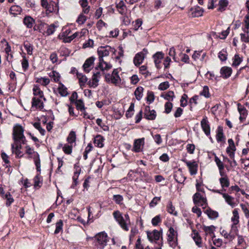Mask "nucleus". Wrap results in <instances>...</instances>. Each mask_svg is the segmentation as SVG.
Here are the masks:
<instances>
[{
	"label": "nucleus",
	"instance_id": "f257e3e1",
	"mask_svg": "<svg viewBox=\"0 0 249 249\" xmlns=\"http://www.w3.org/2000/svg\"><path fill=\"white\" fill-rule=\"evenodd\" d=\"M95 246L99 249H104L107 246L108 242V236L107 234L102 231L97 233L94 237Z\"/></svg>",
	"mask_w": 249,
	"mask_h": 249
},
{
	"label": "nucleus",
	"instance_id": "f03ea898",
	"mask_svg": "<svg viewBox=\"0 0 249 249\" xmlns=\"http://www.w3.org/2000/svg\"><path fill=\"white\" fill-rule=\"evenodd\" d=\"M113 215L123 230L125 231L129 230L126 224L127 221H129V217L128 214L126 213L124 214V218L121 213L119 211H116L113 212Z\"/></svg>",
	"mask_w": 249,
	"mask_h": 249
},
{
	"label": "nucleus",
	"instance_id": "7ed1b4c3",
	"mask_svg": "<svg viewBox=\"0 0 249 249\" xmlns=\"http://www.w3.org/2000/svg\"><path fill=\"white\" fill-rule=\"evenodd\" d=\"M24 129L23 127L19 125H17L13 130V139L15 142H19L20 138L24 137Z\"/></svg>",
	"mask_w": 249,
	"mask_h": 249
},
{
	"label": "nucleus",
	"instance_id": "20e7f679",
	"mask_svg": "<svg viewBox=\"0 0 249 249\" xmlns=\"http://www.w3.org/2000/svg\"><path fill=\"white\" fill-rule=\"evenodd\" d=\"M189 168L190 173L191 175H196L197 172L198 164L195 161H188L186 159L182 160Z\"/></svg>",
	"mask_w": 249,
	"mask_h": 249
},
{
	"label": "nucleus",
	"instance_id": "39448f33",
	"mask_svg": "<svg viewBox=\"0 0 249 249\" xmlns=\"http://www.w3.org/2000/svg\"><path fill=\"white\" fill-rule=\"evenodd\" d=\"M193 202L195 204H198L199 203L202 202L201 205L203 206L207 205V200L205 198L203 197L199 193H196L193 196Z\"/></svg>",
	"mask_w": 249,
	"mask_h": 249
},
{
	"label": "nucleus",
	"instance_id": "423d86ee",
	"mask_svg": "<svg viewBox=\"0 0 249 249\" xmlns=\"http://www.w3.org/2000/svg\"><path fill=\"white\" fill-rule=\"evenodd\" d=\"M201 126L205 134L207 136L210 135V126L206 117L203 118L201 122Z\"/></svg>",
	"mask_w": 249,
	"mask_h": 249
},
{
	"label": "nucleus",
	"instance_id": "0eeeda50",
	"mask_svg": "<svg viewBox=\"0 0 249 249\" xmlns=\"http://www.w3.org/2000/svg\"><path fill=\"white\" fill-rule=\"evenodd\" d=\"M147 235L148 240L150 242L158 241L160 236V232L158 230H154L152 232L147 231Z\"/></svg>",
	"mask_w": 249,
	"mask_h": 249
},
{
	"label": "nucleus",
	"instance_id": "6e6552de",
	"mask_svg": "<svg viewBox=\"0 0 249 249\" xmlns=\"http://www.w3.org/2000/svg\"><path fill=\"white\" fill-rule=\"evenodd\" d=\"M111 49V47L108 45L100 46L97 50L98 55L104 57L107 56L109 55Z\"/></svg>",
	"mask_w": 249,
	"mask_h": 249
},
{
	"label": "nucleus",
	"instance_id": "1a4fd4ad",
	"mask_svg": "<svg viewBox=\"0 0 249 249\" xmlns=\"http://www.w3.org/2000/svg\"><path fill=\"white\" fill-rule=\"evenodd\" d=\"M144 143V138H141L135 140L134 142L133 150L135 152H140L142 151L141 147Z\"/></svg>",
	"mask_w": 249,
	"mask_h": 249
},
{
	"label": "nucleus",
	"instance_id": "9d476101",
	"mask_svg": "<svg viewBox=\"0 0 249 249\" xmlns=\"http://www.w3.org/2000/svg\"><path fill=\"white\" fill-rule=\"evenodd\" d=\"M95 59V58L94 56H91L85 61L83 67L86 73H89L90 71V69L89 68L93 64Z\"/></svg>",
	"mask_w": 249,
	"mask_h": 249
},
{
	"label": "nucleus",
	"instance_id": "9b49d317",
	"mask_svg": "<svg viewBox=\"0 0 249 249\" xmlns=\"http://www.w3.org/2000/svg\"><path fill=\"white\" fill-rule=\"evenodd\" d=\"M232 70L231 68L224 66L220 69L221 76L224 79H227L231 76Z\"/></svg>",
	"mask_w": 249,
	"mask_h": 249
},
{
	"label": "nucleus",
	"instance_id": "f8f14e48",
	"mask_svg": "<svg viewBox=\"0 0 249 249\" xmlns=\"http://www.w3.org/2000/svg\"><path fill=\"white\" fill-rule=\"evenodd\" d=\"M237 106L238 110L240 114L239 119L241 122H243L244 120H245L248 115V111L246 108L242 106L240 103L237 104Z\"/></svg>",
	"mask_w": 249,
	"mask_h": 249
},
{
	"label": "nucleus",
	"instance_id": "ddd939ff",
	"mask_svg": "<svg viewBox=\"0 0 249 249\" xmlns=\"http://www.w3.org/2000/svg\"><path fill=\"white\" fill-rule=\"evenodd\" d=\"M190 10L192 12V16L193 17H201L203 15L204 12L203 9L200 8L199 6L192 7Z\"/></svg>",
	"mask_w": 249,
	"mask_h": 249
},
{
	"label": "nucleus",
	"instance_id": "4468645a",
	"mask_svg": "<svg viewBox=\"0 0 249 249\" xmlns=\"http://www.w3.org/2000/svg\"><path fill=\"white\" fill-rule=\"evenodd\" d=\"M216 139L217 142H225L226 138L223 134V130L222 127L219 126L217 129V133L216 135Z\"/></svg>",
	"mask_w": 249,
	"mask_h": 249
},
{
	"label": "nucleus",
	"instance_id": "2eb2a0df",
	"mask_svg": "<svg viewBox=\"0 0 249 249\" xmlns=\"http://www.w3.org/2000/svg\"><path fill=\"white\" fill-rule=\"evenodd\" d=\"M144 53L142 52L137 53L133 59V62L135 66H138L142 63L144 59Z\"/></svg>",
	"mask_w": 249,
	"mask_h": 249
},
{
	"label": "nucleus",
	"instance_id": "dca6fc26",
	"mask_svg": "<svg viewBox=\"0 0 249 249\" xmlns=\"http://www.w3.org/2000/svg\"><path fill=\"white\" fill-rule=\"evenodd\" d=\"M118 69L113 70L111 76H112V83L115 85L118 84L121 82V79L119 75Z\"/></svg>",
	"mask_w": 249,
	"mask_h": 249
},
{
	"label": "nucleus",
	"instance_id": "f3484780",
	"mask_svg": "<svg viewBox=\"0 0 249 249\" xmlns=\"http://www.w3.org/2000/svg\"><path fill=\"white\" fill-rule=\"evenodd\" d=\"M116 7L118 12L121 15L125 14L126 11V7L123 0H120L118 3L116 2Z\"/></svg>",
	"mask_w": 249,
	"mask_h": 249
},
{
	"label": "nucleus",
	"instance_id": "a211bd4d",
	"mask_svg": "<svg viewBox=\"0 0 249 249\" xmlns=\"http://www.w3.org/2000/svg\"><path fill=\"white\" fill-rule=\"evenodd\" d=\"M46 11L49 13L53 12H57L58 11V3L55 2L51 1L49 3V4L46 8Z\"/></svg>",
	"mask_w": 249,
	"mask_h": 249
},
{
	"label": "nucleus",
	"instance_id": "6ab92c4d",
	"mask_svg": "<svg viewBox=\"0 0 249 249\" xmlns=\"http://www.w3.org/2000/svg\"><path fill=\"white\" fill-rule=\"evenodd\" d=\"M34 154V160L36 166V169L37 172H40L41 171V165H40V160L39 158V155L37 152H33Z\"/></svg>",
	"mask_w": 249,
	"mask_h": 249
},
{
	"label": "nucleus",
	"instance_id": "aec40b11",
	"mask_svg": "<svg viewBox=\"0 0 249 249\" xmlns=\"http://www.w3.org/2000/svg\"><path fill=\"white\" fill-rule=\"evenodd\" d=\"M222 196L224 198L226 202L232 208L235 206L236 203L234 202V198L229 195L228 194H222Z\"/></svg>",
	"mask_w": 249,
	"mask_h": 249
},
{
	"label": "nucleus",
	"instance_id": "412c9836",
	"mask_svg": "<svg viewBox=\"0 0 249 249\" xmlns=\"http://www.w3.org/2000/svg\"><path fill=\"white\" fill-rule=\"evenodd\" d=\"M23 23L28 28H31L34 24L35 23V21L31 17L28 16H26L23 19Z\"/></svg>",
	"mask_w": 249,
	"mask_h": 249
},
{
	"label": "nucleus",
	"instance_id": "4be33fe9",
	"mask_svg": "<svg viewBox=\"0 0 249 249\" xmlns=\"http://www.w3.org/2000/svg\"><path fill=\"white\" fill-rule=\"evenodd\" d=\"M104 140V137L100 135H97L95 138L94 140V143L96 146L101 148L104 146L103 141Z\"/></svg>",
	"mask_w": 249,
	"mask_h": 249
},
{
	"label": "nucleus",
	"instance_id": "5701e85b",
	"mask_svg": "<svg viewBox=\"0 0 249 249\" xmlns=\"http://www.w3.org/2000/svg\"><path fill=\"white\" fill-rule=\"evenodd\" d=\"M32 103L33 107H38L40 109H42L44 107V104L39 98L33 97Z\"/></svg>",
	"mask_w": 249,
	"mask_h": 249
},
{
	"label": "nucleus",
	"instance_id": "b1692460",
	"mask_svg": "<svg viewBox=\"0 0 249 249\" xmlns=\"http://www.w3.org/2000/svg\"><path fill=\"white\" fill-rule=\"evenodd\" d=\"M22 9L18 5H13L12 6L9 10V12L11 14L16 16L19 15L21 12Z\"/></svg>",
	"mask_w": 249,
	"mask_h": 249
},
{
	"label": "nucleus",
	"instance_id": "393cba45",
	"mask_svg": "<svg viewBox=\"0 0 249 249\" xmlns=\"http://www.w3.org/2000/svg\"><path fill=\"white\" fill-rule=\"evenodd\" d=\"M160 96L169 101H172L174 98L175 97L174 91L171 90L168 91L167 92L162 93Z\"/></svg>",
	"mask_w": 249,
	"mask_h": 249
},
{
	"label": "nucleus",
	"instance_id": "a878e982",
	"mask_svg": "<svg viewBox=\"0 0 249 249\" xmlns=\"http://www.w3.org/2000/svg\"><path fill=\"white\" fill-rule=\"evenodd\" d=\"M58 90L59 93L62 96H66L68 94V92L67 91V88L61 82L59 83Z\"/></svg>",
	"mask_w": 249,
	"mask_h": 249
},
{
	"label": "nucleus",
	"instance_id": "bb28decb",
	"mask_svg": "<svg viewBox=\"0 0 249 249\" xmlns=\"http://www.w3.org/2000/svg\"><path fill=\"white\" fill-rule=\"evenodd\" d=\"M77 77L79 80V85L81 87L84 86L88 81V78L86 75L81 73L77 72Z\"/></svg>",
	"mask_w": 249,
	"mask_h": 249
},
{
	"label": "nucleus",
	"instance_id": "cd10ccee",
	"mask_svg": "<svg viewBox=\"0 0 249 249\" xmlns=\"http://www.w3.org/2000/svg\"><path fill=\"white\" fill-rule=\"evenodd\" d=\"M205 213H206L207 214L208 216L210 219H215L217 217H218V212L216 211H213L210 208L207 209L205 211Z\"/></svg>",
	"mask_w": 249,
	"mask_h": 249
},
{
	"label": "nucleus",
	"instance_id": "c85d7f7f",
	"mask_svg": "<svg viewBox=\"0 0 249 249\" xmlns=\"http://www.w3.org/2000/svg\"><path fill=\"white\" fill-rule=\"evenodd\" d=\"M76 106V107L77 110H80V111H84L86 110V107H85L84 103L82 99L76 100L74 103Z\"/></svg>",
	"mask_w": 249,
	"mask_h": 249
},
{
	"label": "nucleus",
	"instance_id": "c756f323",
	"mask_svg": "<svg viewBox=\"0 0 249 249\" xmlns=\"http://www.w3.org/2000/svg\"><path fill=\"white\" fill-rule=\"evenodd\" d=\"M143 88L142 87H138L135 90L134 94L136 98L140 101L143 96Z\"/></svg>",
	"mask_w": 249,
	"mask_h": 249
},
{
	"label": "nucleus",
	"instance_id": "7c9ffc66",
	"mask_svg": "<svg viewBox=\"0 0 249 249\" xmlns=\"http://www.w3.org/2000/svg\"><path fill=\"white\" fill-rule=\"evenodd\" d=\"M219 180L223 189H224L225 187H228L230 186V180L228 177L220 178Z\"/></svg>",
	"mask_w": 249,
	"mask_h": 249
},
{
	"label": "nucleus",
	"instance_id": "2f4dec72",
	"mask_svg": "<svg viewBox=\"0 0 249 249\" xmlns=\"http://www.w3.org/2000/svg\"><path fill=\"white\" fill-rule=\"evenodd\" d=\"M157 116L156 112L155 110L152 109L149 113H144V118L148 120H154Z\"/></svg>",
	"mask_w": 249,
	"mask_h": 249
},
{
	"label": "nucleus",
	"instance_id": "473e14b6",
	"mask_svg": "<svg viewBox=\"0 0 249 249\" xmlns=\"http://www.w3.org/2000/svg\"><path fill=\"white\" fill-rule=\"evenodd\" d=\"M2 197L6 199V205L7 207L10 206L14 202V199L9 192L4 194Z\"/></svg>",
	"mask_w": 249,
	"mask_h": 249
},
{
	"label": "nucleus",
	"instance_id": "72a5a7b5",
	"mask_svg": "<svg viewBox=\"0 0 249 249\" xmlns=\"http://www.w3.org/2000/svg\"><path fill=\"white\" fill-rule=\"evenodd\" d=\"M193 231L194 233V236H193V239L195 241L196 244L199 247H201V238L199 236L198 233L196 231L193 230Z\"/></svg>",
	"mask_w": 249,
	"mask_h": 249
},
{
	"label": "nucleus",
	"instance_id": "f704fd0d",
	"mask_svg": "<svg viewBox=\"0 0 249 249\" xmlns=\"http://www.w3.org/2000/svg\"><path fill=\"white\" fill-rule=\"evenodd\" d=\"M47 26V30L45 33L48 36L53 35L57 27L54 24H51L50 25H48Z\"/></svg>",
	"mask_w": 249,
	"mask_h": 249
},
{
	"label": "nucleus",
	"instance_id": "c9c22d12",
	"mask_svg": "<svg viewBox=\"0 0 249 249\" xmlns=\"http://www.w3.org/2000/svg\"><path fill=\"white\" fill-rule=\"evenodd\" d=\"M23 46L27 51V54L29 55H32L33 51V46L28 41L25 42L23 44Z\"/></svg>",
	"mask_w": 249,
	"mask_h": 249
},
{
	"label": "nucleus",
	"instance_id": "e433bc0d",
	"mask_svg": "<svg viewBox=\"0 0 249 249\" xmlns=\"http://www.w3.org/2000/svg\"><path fill=\"white\" fill-rule=\"evenodd\" d=\"M233 216L231 221L233 222V225H237L239 223V216L237 209H235L232 212Z\"/></svg>",
	"mask_w": 249,
	"mask_h": 249
},
{
	"label": "nucleus",
	"instance_id": "4c0bfd02",
	"mask_svg": "<svg viewBox=\"0 0 249 249\" xmlns=\"http://www.w3.org/2000/svg\"><path fill=\"white\" fill-rule=\"evenodd\" d=\"M228 1L227 0H220L219 1V7L217 9L218 11H223L225 10V8L228 5Z\"/></svg>",
	"mask_w": 249,
	"mask_h": 249
},
{
	"label": "nucleus",
	"instance_id": "58836bf2",
	"mask_svg": "<svg viewBox=\"0 0 249 249\" xmlns=\"http://www.w3.org/2000/svg\"><path fill=\"white\" fill-rule=\"evenodd\" d=\"M134 103H131L128 110L126 111L125 116L127 118H131L134 114Z\"/></svg>",
	"mask_w": 249,
	"mask_h": 249
},
{
	"label": "nucleus",
	"instance_id": "ea45409f",
	"mask_svg": "<svg viewBox=\"0 0 249 249\" xmlns=\"http://www.w3.org/2000/svg\"><path fill=\"white\" fill-rule=\"evenodd\" d=\"M63 226V222L62 220L60 219L55 224L56 228L54 231V233L57 234L59 233L62 230Z\"/></svg>",
	"mask_w": 249,
	"mask_h": 249
},
{
	"label": "nucleus",
	"instance_id": "a19ab883",
	"mask_svg": "<svg viewBox=\"0 0 249 249\" xmlns=\"http://www.w3.org/2000/svg\"><path fill=\"white\" fill-rule=\"evenodd\" d=\"M238 229L236 225H232L231 231L230 232V239L232 240L234 238L237 234Z\"/></svg>",
	"mask_w": 249,
	"mask_h": 249
},
{
	"label": "nucleus",
	"instance_id": "79ce46f5",
	"mask_svg": "<svg viewBox=\"0 0 249 249\" xmlns=\"http://www.w3.org/2000/svg\"><path fill=\"white\" fill-rule=\"evenodd\" d=\"M167 211L174 215H177L178 213L175 211V208L173 206L172 202H169L167 206Z\"/></svg>",
	"mask_w": 249,
	"mask_h": 249
},
{
	"label": "nucleus",
	"instance_id": "37998d69",
	"mask_svg": "<svg viewBox=\"0 0 249 249\" xmlns=\"http://www.w3.org/2000/svg\"><path fill=\"white\" fill-rule=\"evenodd\" d=\"M232 60L233 62L232 64V66L233 67L238 66L240 64L242 61V58L240 57L239 55L237 54L234 55V57L232 58Z\"/></svg>",
	"mask_w": 249,
	"mask_h": 249
},
{
	"label": "nucleus",
	"instance_id": "c03bdc74",
	"mask_svg": "<svg viewBox=\"0 0 249 249\" xmlns=\"http://www.w3.org/2000/svg\"><path fill=\"white\" fill-rule=\"evenodd\" d=\"M99 81V80L98 78L92 76V81L89 80L88 81V85L90 88H95L98 86Z\"/></svg>",
	"mask_w": 249,
	"mask_h": 249
},
{
	"label": "nucleus",
	"instance_id": "a18cd8bd",
	"mask_svg": "<svg viewBox=\"0 0 249 249\" xmlns=\"http://www.w3.org/2000/svg\"><path fill=\"white\" fill-rule=\"evenodd\" d=\"M80 169L79 171H76V172H74V175L72 177L73 182L71 186V188H74L77 185V184H78L77 179L78 178V176L80 174Z\"/></svg>",
	"mask_w": 249,
	"mask_h": 249
},
{
	"label": "nucleus",
	"instance_id": "49530a36",
	"mask_svg": "<svg viewBox=\"0 0 249 249\" xmlns=\"http://www.w3.org/2000/svg\"><path fill=\"white\" fill-rule=\"evenodd\" d=\"M15 148V144H12L11 145V148L12 150V152L15 153L16 155V158H21L23 157V154L22 152L20 149H14Z\"/></svg>",
	"mask_w": 249,
	"mask_h": 249
},
{
	"label": "nucleus",
	"instance_id": "de8ad7c7",
	"mask_svg": "<svg viewBox=\"0 0 249 249\" xmlns=\"http://www.w3.org/2000/svg\"><path fill=\"white\" fill-rule=\"evenodd\" d=\"M76 140V134L74 131H71L69 133L68 137H67V140L70 143H72L75 142Z\"/></svg>",
	"mask_w": 249,
	"mask_h": 249
},
{
	"label": "nucleus",
	"instance_id": "09e8293b",
	"mask_svg": "<svg viewBox=\"0 0 249 249\" xmlns=\"http://www.w3.org/2000/svg\"><path fill=\"white\" fill-rule=\"evenodd\" d=\"M49 76L53 78L55 82H58L60 79V74L56 71H53L49 74Z\"/></svg>",
	"mask_w": 249,
	"mask_h": 249
},
{
	"label": "nucleus",
	"instance_id": "8fccbe9b",
	"mask_svg": "<svg viewBox=\"0 0 249 249\" xmlns=\"http://www.w3.org/2000/svg\"><path fill=\"white\" fill-rule=\"evenodd\" d=\"M36 82L43 86H46L49 84L50 79L47 77H41L40 78H38Z\"/></svg>",
	"mask_w": 249,
	"mask_h": 249
},
{
	"label": "nucleus",
	"instance_id": "3c124183",
	"mask_svg": "<svg viewBox=\"0 0 249 249\" xmlns=\"http://www.w3.org/2000/svg\"><path fill=\"white\" fill-rule=\"evenodd\" d=\"M34 95L35 96L38 95L40 98L43 97V92L40 90L38 86H35L33 88Z\"/></svg>",
	"mask_w": 249,
	"mask_h": 249
},
{
	"label": "nucleus",
	"instance_id": "603ef678",
	"mask_svg": "<svg viewBox=\"0 0 249 249\" xmlns=\"http://www.w3.org/2000/svg\"><path fill=\"white\" fill-rule=\"evenodd\" d=\"M227 53L226 51L223 49L218 53V57L222 61H225L227 59Z\"/></svg>",
	"mask_w": 249,
	"mask_h": 249
},
{
	"label": "nucleus",
	"instance_id": "864d4df0",
	"mask_svg": "<svg viewBox=\"0 0 249 249\" xmlns=\"http://www.w3.org/2000/svg\"><path fill=\"white\" fill-rule=\"evenodd\" d=\"M174 178L176 181L179 183H183L186 179V178L183 176L181 174L175 175Z\"/></svg>",
	"mask_w": 249,
	"mask_h": 249
},
{
	"label": "nucleus",
	"instance_id": "5fc2aeb1",
	"mask_svg": "<svg viewBox=\"0 0 249 249\" xmlns=\"http://www.w3.org/2000/svg\"><path fill=\"white\" fill-rule=\"evenodd\" d=\"M229 143V146L226 149V151L232 150L235 151L236 150V147L234 145V142L232 139H230L228 141Z\"/></svg>",
	"mask_w": 249,
	"mask_h": 249
},
{
	"label": "nucleus",
	"instance_id": "6e6d98bb",
	"mask_svg": "<svg viewBox=\"0 0 249 249\" xmlns=\"http://www.w3.org/2000/svg\"><path fill=\"white\" fill-rule=\"evenodd\" d=\"M139 71L140 73L144 75L145 77L151 75V73L147 70V67L145 65H142L140 67Z\"/></svg>",
	"mask_w": 249,
	"mask_h": 249
},
{
	"label": "nucleus",
	"instance_id": "4d7b16f0",
	"mask_svg": "<svg viewBox=\"0 0 249 249\" xmlns=\"http://www.w3.org/2000/svg\"><path fill=\"white\" fill-rule=\"evenodd\" d=\"M23 59L21 62L22 68L24 71H25L29 67L28 60L26 57L25 55L22 56Z\"/></svg>",
	"mask_w": 249,
	"mask_h": 249
},
{
	"label": "nucleus",
	"instance_id": "13d9d810",
	"mask_svg": "<svg viewBox=\"0 0 249 249\" xmlns=\"http://www.w3.org/2000/svg\"><path fill=\"white\" fill-rule=\"evenodd\" d=\"M112 199L117 204H122L123 201V197L120 195H114L113 196Z\"/></svg>",
	"mask_w": 249,
	"mask_h": 249
},
{
	"label": "nucleus",
	"instance_id": "bf43d9fd",
	"mask_svg": "<svg viewBox=\"0 0 249 249\" xmlns=\"http://www.w3.org/2000/svg\"><path fill=\"white\" fill-rule=\"evenodd\" d=\"M147 101L149 102V104L153 103L155 100V96L154 92L152 91H148L147 93L146 97Z\"/></svg>",
	"mask_w": 249,
	"mask_h": 249
},
{
	"label": "nucleus",
	"instance_id": "052dcab7",
	"mask_svg": "<svg viewBox=\"0 0 249 249\" xmlns=\"http://www.w3.org/2000/svg\"><path fill=\"white\" fill-rule=\"evenodd\" d=\"M161 222V219L160 215H158L152 219L151 223L153 226H156Z\"/></svg>",
	"mask_w": 249,
	"mask_h": 249
},
{
	"label": "nucleus",
	"instance_id": "680f3d73",
	"mask_svg": "<svg viewBox=\"0 0 249 249\" xmlns=\"http://www.w3.org/2000/svg\"><path fill=\"white\" fill-rule=\"evenodd\" d=\"M215 227L213 226V225H211L210 226H204L203 227V230L204 231L208 234H212V233H213V231H214L215 230Z\"/></svg>",
	"mask_w": 249,
	"mask_h": 249
},
{
	"label": "nucleus",
	"instance_id": "e2e57ef3",
	"mask_svg": "<svg viewBox=\"0 0 249 249\" xmlns=\"http://www.w3.org/2000/svg\"><path fill=\"white\" fill-rule=\"evenodd\" d=\"M98 56H99V62L98 66L96 67H95V69L96 70H98V68H99L102 71H103V64H105L106 62L104 60V59H103L104 56H100V55H98Z\"/></svg>",
	"mask_w": 249,
	"mask_h": 249
},
{
	"label": "nucleus",
	"instance_id": "0e129e2a",
	"mask_svg": "<svg viewBox=\"0 0 249 249\" xmlns=\"http://www.w3.org/2000/svg\"><path fill=\"white\" fill-rule=\"evenodd\" d=\"M165 111L164 112L166 114L169 113L173 108V104L170 102H167L164 105Z\"/></svg>",
	"mask_w": 249,
	"mask_h": 249
},
{
	"label": "nucleus",
	"instance_id": "69168bd1",
	"mask_svg": "<svg viewBox=\"0 0 249 249\" xmlns=\"http://www.w3.org/2000/svg\"><path fill=\"white\" fill-rule=\"evenodd\" d=\"M201 95L204 96L206 98H209L210 96L209 89L208 86H204L202 91L200 93Z\"/></svg>",
	"mask_w": 249,
	"mask_h": 249
},
{
	"label": "nucleus",
	"instance_id": "338daca9",
	"mask_svg": "<svg viewBox=\"0 0 249 249\" xmlns=\"http://www.w3.org/2000/svg\"><path fill=\"white\" fill-rule=\"evenodd\" d=\"M34 126L37 129L42 135H44L45 133V130L41 126L39 122H36L33 124Z\"/></svg>",
	"mask_w": 249,
	"mask_h": 249
},
{
	"label": "nucleus",
	"instance_id": "774afa93",
	"mask_svg": "<svg viewBox=\"0 0 249 249\" xmlns=\"http://www.w3.org/2000/svg\"><path fill=\"white\" fill-rule=\"evenodd\" d=\"M169 86L170 85L168 81L164 82L159 85L158 89L160 90H164L167 89L169 87Z\"/></svg>",
	"mask_w": 249,
	"mask_h": 249
}]
</instances>
